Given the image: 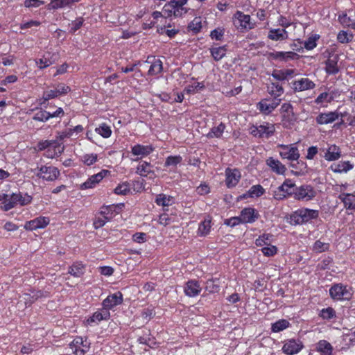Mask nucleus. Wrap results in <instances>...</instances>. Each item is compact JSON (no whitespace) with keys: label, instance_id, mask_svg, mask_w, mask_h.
Wrapping results in <instances>:
<instances>
[{"label":"nucleus","instance_id":"obj_58","mask_svg":"<svg viewBox=\"0 0 355 355\" xmlns=\"http://www.w3.org/2000/svg\"><path fill=\"white\" fill-rule=\"evenodd\" d=\"M261 250L266 257H272L277 253V248L270 244L262 248Z\"/></svg>","mask_w":355,"mask_h":355},{"label":"nucleus","instance_id":"obj_48","mask_svg":"<svg viewBox=\"0 0 355 355\" xmlns=\"http://www.w3.org/2000/svg\"><path fill=\"white\" fill-rule=\"evenodd\" d=\"M334 98L332 94L328 92H322L315 99V103L318 105L324 103H331Z\"/></svg>","mask_w":355,"mask_h":355},{"label":"nucleus","instance_id":"obj_5","mask_svg":"<svg viewBox=\"0 0 355 355\" xmlns=\"http://www.w3.org/2000/svg\"><path fill=\"white\" fill-rule=\"evenodd\" d=\"M293 198L301 201L312 200L317 195L316 191L310 184H303L293 191Z\"/></svg>","mask_w":355,"mask_h":355},{"label":"nucleus","instance_id":"obj_56","mask_svg":"<svg viewBox=\"0 0 355 355\" xmlns=\"http://www.w3.org/2000/svg\"><path fill=\"white\" fill-rule=\"evenodd\" d=\"M352 39L353 35L349 34L347 32L345 31H340L337 35L338 41L342 44L348 43L351 42Z\"/></svg>","mask_w":355,"mask_h":355},{"label":"nucleus","instance_id":"obj_37","mask_svg":"<svg viewBox=\"0 0 355 355\" xmlns=\"http://www.w3.org/2000/svg\"><path fill=\"white\" fill-rule=\"evenodd\" d=\"M353 165L349 162H340L331 166V170L336 173H347L353 168Z\"/></svg>","mask_w":355,"mask_h":355},{"label":"nucleus","instance_id":"obj_55","mask_svg":"<svg viewBox=\"0 0 355 355\" xmlns=\"http://www.w3.org/2000/svg\"><path fill=\"white\" fill-rule=\"evenodd\" d=\"M111 219V216H101L98 214L93 222V225L96 229L103 227L107 221Z\"/></svg>","mask_w":355,"mask_h":355},{"label":"nucleus","instance_id":"obj_16","mask_svg":"<svg viewBox=\"0 0 355 355\" xmlns=\"http://www.w3.org/2000/svg\"><path fill=\"white\" fill-rule=\"evenodd\" d=\"M154 148L152 146H144L141 144H136L131 148V153L133 155L137 156V158L132 159L133 161L137 162L139 159L149 155Z\"/></svg>","mask_w":355,"mask_h":355},{"label":"nucleus","instance_id":"obj_57","mask_svg":"<svg viewBox=\"0 0 355 355\" xmlns=\"http://www.w3.org/2000/svg\"><path fill=\"white\" fill-rule=\"evenodd\" d=\"M130 191V188L128 182H123L114 189V193L117 195H126Z\"/></svg>","mask_w":355,"mask_h":355},{"label":"nucleus","instance_id":"obj_33","mask_svg":"<svg viewBox=\"0 0 355 355\" xmlns=\"http://www.w3.org/2000/svg\"><path fill=\"white\" fill-rule=\"evenodd\" d=\"M316 350L320 355H331L332 345L325 340H321L316 344Z\"/></svg>","mask_w":355,"mask_h":355},{"label":"nucleus","instance_id":"obj_39","mask_svg":"<svg viewBox=\"0 0 355 355\" xmlns=\"http://www.w3.org/2000/svg\"><path fill=\"white\" fill-rule=\"evenodd\" d=\"M110 172L108 170H101L99 173H94L90 175V189L94 187L105 177L109 175Z\"/></svg>","mask_w":355,"mask_h":355},{"label":"nucleus","instance_id":"obj_38","mask_svg":"<svg viewBox=\"0 0 355 355\" xmlns=\"http://www.w3.org/2000/svg\"><path fill=\"white\" fill-rule=\"evenodd\" d=\"M136 173L141 176H147L153 173V166L149 162H142L137 166Z\"/></svg>","mask_w":355,"mask_h":355},{"label":"nucleus","instance_id":"obj_20","mask_svg":"<svg viewBox=\"0 0 355 355\" xmlns=\"http://www.w3.org/2000/svg\"><path fill=\"white\" fill-rule=\"evenodd\" d=\"M225 183L228 188L235 187L239 183L241 178V173L236 168L231 169L227 168L225 170Z\"/></svg>","mask_w":355,"mask_h":355},{"label":"nucleus","instance_id":"obj_63","mask_svg":"<svg viewBox=\"0 0 355 355\" xmlns=\"http://www.w3.org/2000/svg\"><path fill=\"white\" fill-rule=\"evenodd\" d=\"M224 35V30L220 28H216L211 31L210 37L212 40L220 41Z\"/></svg>","mask_w":355,"mask_h":355},{"label":"nucleus","instance_id":"obj_54","mask_svg":"<svg viewBox=\"0 0 355 355\" xmlns=\"http://www.w3.org/2000/svg\"><path fill=\"white\" fill-rule=\"evenodd\" d=\"M271 237L272 235L270 234H263L255 240V244L257 246L268 245L270 244Z\"/></svg>","mask_w":355,"mask_h":355},{"label":"nucleus","instance_id":"obj_41","mask_svg":"<svg viewBox=\"0 0 355 355\" xmlns=\"http://www.w3.org/2000/svg\"><path fill=\"white\" fill-rule=\"evenodd\" d=\"M225 129V124L223 123H220L218 126L213 127L207 135V137L208 138H220L222 136Z\"/></svg>","mask_w":355,"mask_h":355},{"label":"nucleus","instance_id":"obj_27","mask_svg":"<svg viewBox=\"0 0 355 355\" xmlns=\"http://www.w3.org/2000/svg\"><path fill=\"white\" fill-rule=\"evenodd\" d=\"M338 199L343 203L344 207L347 210H355V194L342 193L338 196Z\"/></svg>","mask_w":355,"mask_h":355},{"label":"nucleus","instance_id":"obj_13","mask_svg":"<svg viewBox=\"0 0 355 355\" xmlns=\"http://www.w3.org/2000/svg\"><path fill=\"white\" fill-rule=\"evenodd\" d=\"M281 98H272L268 103V99L264 98L257 103V109L264 114H270L280 104Z\"/></svg>","mask_w":355,"mask_h":355},{"label":"nucleus","instance_id":"obj_51","mask_svg":"<svg viewBox=\"0 0 355 355\" xmlns=\"http://www.w3.org/2000/svg\"><path fill=\"white\" fill-rule=\"evenodd\" d=\"M84 271V266L81 263H76L69 268V272L74 277H80Z\"/></svg>","mask_w":355,"mask_h":355},{"label":"nucleus","instance_id":"obj_9","mask_svg":"<svg viewBox=\"0 0 355 355\" xmlns=\"http://www.w3.org/2000/svg\"><path fill=\"white\" fill-rule=\"evenodd\" d=\"M64 115L62 108L58 107L55 112H51L42 109L38 110L33 116L35 121L45 122L51 118H61Z\"/></svg>","mask_w":355,"mask_h":355},{"label":"nucleus","instance_id":"obj_21","mask_svg":"<svg viewBox=\"0 0 355 355\" xmlns=\"http://www.w3.org/2000/svg\"><path fill=\"white\" fill-rule=\"evenodd\" d=\"M315 84L307 78H302L293 83V89L295 92H303L315 88Z\"/></svg>","mask_w":355,"mask_h":355},{"label":"nucleus","instance_id":"obj_35","mask_svg":"<svg viewBox=\"0 0 355 355\" xmlns=\"http://www.w3.org/2000/svg\"><path fill=\"white\" fill-rule=\"evenodd\" d=\"M14 200V203H15L16 205H19L21 206L26 205L32 201V196L27 194V193H12L11 196Z\"/></svg>","mask_w":355,"mask_h":355},{"label":"nucleus","instance_id":"obj_42","mask_svg":"<svg viewBox=\"0 0 355 355\" xmlns=\"http://www.w3.org/2000/svg\"><path fill=\"white\" fill-rule=\"evenodd\" d=\"M155 202L159 206L168 207L173 204V199L171 196H166L165 194L161 193L157 196Z\"/></svg>","mask_w":355,"mask_h":355},{"label":"nucleus","instance_id":"obj_8","mask_svg":"<svg viewBox=\"0 0 355 355\" xmlns=\"http://www.w3.org/2000/svg\"><path fill=\"white\" fill-rule=\"evenodd\" d=\"M234 26L240 30H248L253 28L250 23V16L241 11H236L233 17Z\"/></svg>","mask_w":355,"mask_h":355},{"label":"nucleus","instance_id":"obj_6","mask_svg":"<svg viewBox=\"0 0 355 355\" xmlns=\"http://www.w3.org/2000/svg\"><path fill=\"white\" fill-rule=\"evenodd\" d=\"M275 131V125L268 122L253 125L251 128V134L252 135L261 138H269L274 134Z\"/></svg>","mask_w":355,"mask_h":355},{"label":"nucleus","instance_id":"obj_62","mask_svg":"<svg viewBox=\"0 0 355 355\" xmlns=\"http://www.w3.org/2000/svg\"><path fill=\"white\" fill-rule=\"evenodd\" d=\"M319 38L318 36H313L308 38L306 41L304 42V48L307 50H312L313 49L316 45V40Z\"/></svg>","mask_w":355,"mask_h":355},{"label":"nucleus","instance_id":"obj_24","mask_svg":"<svg viewBox=\"0 0 355 355\" xmlns=\"http://www.w3.org/2000/svg\"><path fill=\"white\" fill-rule=\"evenodd\" d=\"M54 54L47 51L43 54L42 58L35 60L36 65L40 69H43L53 64L55 62Z\"/></svg>","mask_w":355,"mask_h":355},{"label":"nucleus","instance_id":"obj_64","mask_svg":"<svg viewBox=\"0 0 355 355\" xmlns=\"http://www.w3.org/2000/svg\"><path fill=\"white\" fill-rule=\"evenodd\" d=\"M44 3V2L41 0H25L24 6L26 8H38Z\"/></svg>","mask_w":355,"mask_h":355},{"label":"nucleus","instance_id":"obj_50","mask_svg":"<svg viewBox=\"0 0 355 355\" xmlns=\"http://www.w3.org/2000/svg\"><path fill=\"white\" fill-rule=\"evenodd\" d=\"M279 188L286 196H290L293 194L291 189L295 188V184L291 180L286 179L283 184L279 186Z\"/></svg>","mask_w":355,"mask_h":355},{"label":"nucleus","instance_id":"obj_1","mask_svg":"<svg viewBox=\"0 0 355 355\" xmlns=\"http://www.w3.org/2000/svg\"><path fill=\"white\" fill-rule=\"evenodd\" d=\"M37 149L39 151H44V157L53 159L62 153L64 146L63 143L58 140H42L38 142Z\"/></svg>","mask_w":355,"mask_h":355},{"label":"nucleus","instance_id":"obj_49","mask_svg":"<svg viewBox=\"0 0 355 355\" xmlns=\"http://www.w3.org/2000/svg\"><path fill=\"white\" fill-rule=\"evenodd\" d=\"M338 21L343 26L350 27L355 30V19H351L347 14L339 15Z\"/></svg>","mask_w":355,"mask_h":355},{"label":"nucleus","instance_id":"obj_15","mask_svg":"<svg viewBox=\"0 0 355 355\" xmlns=\"http://www.w3.org/2000/svg\"><path fill=\"white\" fill-rule=\"evenodd\" d=\"M123 294L118 291L114 294L108 295L102 302L103 307L110 311L117 305L123 303Z\"/></svg>","mask_w":355,"mask_h":355},{"label":"nucleus","instance_id":"obj_7","mask_svg":"<svg viewBox=\"0 0 355 355\" xmlns=\"http://www.w3.org/2000/svg\"><path fill=\"white\" fill-rule=\"evenodd\" d=\"M278 148H281L279 155L283 159H286L291 162L299 159L300 154L298 148L294 144H279Z\"/></svg>","mask_w":355,"mask_h":355},{"label":"nucleus","instance_id":"obj_40","mask_svg":"<svg viewBox=\"0 0 355 355\" xmlns=\"http://www.w3.org/2000/svg\"><path fill=\"white\" fill-rule=\"evenodd\" d=\"M265 193V189L260 184H257L251 187L250 189L248 191L247 193L243 195V198L245 197H259L262 196Z\"/></svg>","mask_w":355,"mask_h":355},{"label":"nucleus","instance_id":"obj_47","mask_svg":"<svg viewBox=\"0 0 355 355\" xmlns=\"http://www.w3.org/2000/svg\"><path fill=\"white\" fill-rule=\"evenodd\" d=\"M319 316L323 320H329L336 318V315L335 310L332 307H327L320 311Z\"/></svg>","mask_w":355,"mask_h":355},{"label":"nucleus","instance_id":"obj_2","mask_svg":"<svg viewBox=\"0 0 355 355\" xmlns=\"http://www.w3.org/2000/svg\"><path fill=\"white\" fill-rule=\"evenodd\" d=\"M319 216V211L308 208H301L290 216V223L293 225H302Z\"/></svg>","mask_w":355,"mask_h":355},{"label":"nucleus","instance_id":"obj_34","mask_svg":"<svg viewBox=\"0 0 355 355\" xmlns=\"http://www.w3.org/2000/svg\"><path fill=\"white\" fill-rule=\"evenodd\" d=\"M289 166L292 168L291 173L295 175L299 176L304 175L306 172V163L297 159L296 163H291Z\"/></svg>","mask_w":355,"mask_h":355},{"label":"nucleus","instance_id":"obj_4","mask_svg":"<svg viewBox=\"0 0 355 355\" xmlns=\"http://www.w3.org/2000/svg\"><path fill=\"white\" fill-rule=\"evenodd\" d=\"M354 292L352 287L343 284H335L329 288V295L336 301L350 300Z\"/></svg>","mask_w":355,"mask_h":355},{"label":"nucleus","instance_id":"obj_10","mask_svg":"<svg viewBox=\"0 0 355 355\" xmlns=\"http://www.w3.org/2000/svg\"><path fill=\"white\" fill-rule=\"evenodd\" d=\"M59 175V170L52 166H42L37 173L39 178L46 181H53L58 178Z\"/></svg>","mask_w":355,"mask_h":355},{"label":"nucleus","instance_id":"obj_29","mask_svg":"<svg viewBox=\"0 0 355 355\" xmlns=\"http://www.w3.org/2000/svg\"><path fill=\"white\" fill-rule=\"evenodd\" d=\"M267 92L273 98H279V97L284 94V89L279 83L270 82L267 86Z\"/></svg>","mask_w":355,"mask_h":355},{"label":"nucleus","instance_id":"obj_32","mask_svg":"<svg viewBox=\"0 0 355 355\" xmlns=\"http://www.w3.org/2000/svg\"><path fill=\"white\" fill-rule=\"evenodd\" d=\"M79 0H52L49 4V9H60L70 8L74 3Z\"/></svg>","mask_w":355,"mask_h":355},{"label":"nucleus","instance_id":"obj_28","mask_svg":"<svg viewBox=\"0 0 355 355\" xmlns=\"http://www.w3.org/2000/svg\"><path fill=\"white\" fill-rule=\"evenodd\" d=\"M268 37L273 41H283L288 38V32L285 28H271Z\"/></svg>","mask_w":355,"mask_h":355},{"label":"nucleus","instance_id":"obj_17","mask_svg":"<svg viewBox=\"0 0 355 355\" xmlns=\"http://www.w3.org/2000/svg\"><path fill=\"white\" fill-rule=\"evenodd\" d=\"M239 216L242 223H253L258 219L259 214L255 209L246 207L241 210Z\"/></svg>","mask_w":355,"mask_h":355},{"label":"nucleus","instance_id":"obj_43","mask_svg":"<svg viewBox=\"0 0 355 355\" xmlns=\"http://www.w3.org/2000/svg\"><path fill=\"white\" fill-rule=\"evenodd\" d=\"M289 322L285 319H282L272 324L271 330L272 332L282 331L289 327Z\"/></svg>","mask_w":355,"mask_h":355},{"label":"nucleus","instance_id":"obj_60","mask_svg":"<svg viewBox=\"0 0 355 355\" xmlns=\"http://www.w3.org/2000/svg\"><path fill=\"white\" fill-rule=\"evenodd\" d=\"M189 28L195 33H198L202 28L201 21L199 18H195L188 26Z\"/></svg>","mask_w":355,"mask_h":355},{"label":"nucleus","instance_id":"obj_12","mask_svg":"<svg viewBox=\"0 0 355 355\" xmlns=\"http://www.w3.org/2000/svg\"><path fill=\"white\" fill-rule=\"evenodd\" d=\"M302 348L303 344L300 340L289 339L285 341L282 351L287 355H293L300 352Z\"/></svg>","mask_w":355,"mask_h":355},{"label":"nucleus","instance_id":"obj_45","mask_svg":"<svg viewBox=\"0 0 355 355\" xmlns=\"http://www.w3.org/2000/svg\"><path fill=\"white\" fill-rule=\"evenodd\" d=\"M210 52L216 61L221 60L226 54V48L225 46L215 47L210 49Z\"/></svg>","mask_w":355,"mask_h":355},{"label":"nucleus","instance_id":"obj_46","mask_svg":"<svg viewBox=\"0 0 355 355\" xmlns=\"http://www.w3.org/2000/svg\"><path fill=\"white\" fill-rule=\"evenodd\" d=\"M280 112L283 119L288 118L289 120L290 116H293L294 114L293 105L289 103H284L280 108Z\"/></svg>","mask_w":355,"mask_h":355},{"label":"nucleus","instance_id":"obj_53","mask_svg":"<svg viewBox=\"0 0 355 355\" xmlns=\"http://www.w3.org/2000/svg\"><path fill=\"white\" fill-rule=\"evenodd\" d=\"M329 244L322 242L320 240L316 241L313 245V250L317 253L323 252L329 250Z\"/></svg>","mask_w":355,"mask_h":355},{"label":"nucleus","instance_id":"obj_25","mask_svg":"<svg viewBox=\"0 0 355 355\" xmlns=\"http://www.w3.org/2000/svg\"><path fill=\"white\" fill-rule=\"evenodd\" d=\"M147 63H151L150 69L148 71V75L155 76L160 73L163 69L162 62L159 59H155L154 57H148Z\"/></svg>","mask_w":355,"mask_h":355},{"label":"nucleus","instance_id":"obj_61","mask_svg":"<svg viewBox=\"0 0 355 355\" xmlns=\"http://www.w3.org/2000/svg\"><path fill=\"white\" fill-rule=\"evenodd\" d=\"M205 290L209 293H216L219 290V286L215 284L214 280L208 279L206 282Z\"/></svg>","mask_w":355,"mask_h":355},{"label":"nucleus","instance_id":"obj_36","mask_svg":"<svg viewBox=\"0 0 355 355\" xmlns=\"http://www.w3.org/2000/svg\"><path fill=\"white\" fill-rule=\"evenodd\" d=\"M325 71L327 74L334 75L339 72L338 59L336 57L329 58L325 62Z\"/></svg>","mask_w":355,"mask_h":355},{"label":"nucleus","instance_id":"obj_59","mask_svg":"<svg viewBox=\"0 0 355 355\" xmlns=\"http://www.w3.org/2000/svg\"><path fill=\"white\" fill-rule=\"evenodd\" d=\"M58 96H58V94L57 93L56 89H51V90L46 91L43 94V96H42V102H41L40 104L42 105L46 101H49L50 99H53L54 98H56Z\"/></svg>","mask_w":355,"mask_h":355},{"label":"nucleus","instance_id":"obj_22","mask_svg":"<svg viewBox=\"0 0 355 355\" xmlns=\"http://www.w3.org/2000/svg\"><path fill=\"white\" fill-rule=\"evenodd\" d=\"M266 163L273 173L277 175H285L286 167L279 159L270 157L266 160Z\"/></svg>","mask_w":355,"mask_h":355},{"label":"nucleus","instance_id":"obj_3","mask_svg":"<svg viewBox=\"0 0 355 355\" xmlns=\"http://www.w3.org/2000/svg\"><path fill=\"white\" fill-rule=\"evenodd\" d=\"M187 0H171L166 3L162 9L164 17H181L183 14L187 13V10L184 6L187 3Z\"/></svg>","mask_w":355,"mask_h":355},{"label":"nucleus","instance_id":"obj_52","mask_svg":"<svg viewBox=\"0 0 355 355\" xmlns=\"http://www.w3.org/2000/svg\"><path fill=\"white\" fill-rule=\"evenodd\" d=\"M182 161V157L180 155L168 156L165 161L164 166L166 167H175Z\"/></svg>","mask_w":355,"mask_h":355},{"label":"nucleus","instance_id":"obj_19","mask_svg":"<svg viewBox=\"0 0 355 355\" xmlns=\"http://www.w3.org/2000/svg\"><path fill=\"white\" fill-rule=\"evenodd\" d=\"M202 288L199 282L196 280H189L184 286V292L189 297L198 296L201 292Z\"/></svg>","mask_w":355,"mask_h":355},{"label":"nucleus","instance_id":"obj_26","mask_svg":"<svg viewBox=\"0 0 355 355\" xmlns=\"http://www.w3.org/2000/svg\"><path fill=\"white\" fill-rule=\"evenodd\" d=\"M323 157L329 162L338 160L341 157V150L338 146L331 144L329 146Z\"/></svg>","mask_w":355,"mask_h":355},{"label":"nucleus","instance_id":"obj_14","mask_svg":"<svg viewBox=\"0 0 355 355\" xmlns=\"http://www.w3.org/2000/svg\"><path fill=\"white\" fill-rule=\"evenodd\" d=\"M69 346L75 355H84L89 349L87 339L84 341L82 337H76Z\"/></svg>","mask_w":355,"mask_h":355},{"label":"nucleus","instance_id":"obj_31","mask_svg":"<svg viewBox=\"0 0 355 355\" xmlns=\"http://www.w3.org/2000/svg\"><path fill=\"white\" fill-rule=\"evenodd\" d=\"M110 318V311L102 307L97 311L94 312L92 316H90V322L98 323L102 320H108Z\"/></svg>","mask_w":355,"mask_h":355},{"label":"nucleus","instance_id":"obj_11","mask_svg":"<svg viewBox=\"0 0 355 355\" xmlns=\"http://www.w3.org/2000/svg\"><path fill=\"white\" fill-rule=\"evenodd\" d=\"M50 223V218L46 216H40L33 220L27 221L24 224V229L28 231H34L37 229L45 228Z\"/></svg>","mask_w":355,"mask_h":355},{"label":"nucleus","instance_id":"obj_30","mask_svg":"<svg viewBox=\"0 0 355 355\" xmlns=\"http://www.w3.org/2000/svg\"><path fill=\"white\" fill-rule=\"evenodd\" d=\"M211 228V218L207 216L202 222L200 223L197 234L200 236H207Z\"/></svg>","mask_w":355,"mask_h":355},{"label":"nucleus","instance_id":"obj_23","mask_svg":"<svg viewBox=\"0 0 355 355\" xmlns=\"http://www.w3.org/2000/svg\"><path fill=\"white\" fill-rule=\"evenodd\" d=\"M270 58L273 60L288 61L299 58V55L293 51H275L270 53Z\"/></svg>","mask_w":355,"mask_h":355},{"label":"nucleus","instance_id":"obj_18","mask_svg":"<svg viewBox=\"0 0 355 355\" xmlns=\"http://www.w3.org/2000/svg\"><path fill=\"white\" fill-rule=\"evenodd\" d=\"M338 110L321 112L315 117V122L319 125L332 123L338 119Z\"/></svg>","mask_w":355,"mask_h":355},{"label":"nucleus","instance_id":"obj_44","mask_svg":"<svg viewBox=\"0 0 355 355\" xmlns=\"http://www.w3.org/2000/svg\"><path fill=\"white\" fill-rule=\"evenodd\" d=\"M95 132L103 138H109L112 135L110 126L104 123L96 128Z\"/></svg>","mask_w":355,"mask_h":355}]
</instances>
